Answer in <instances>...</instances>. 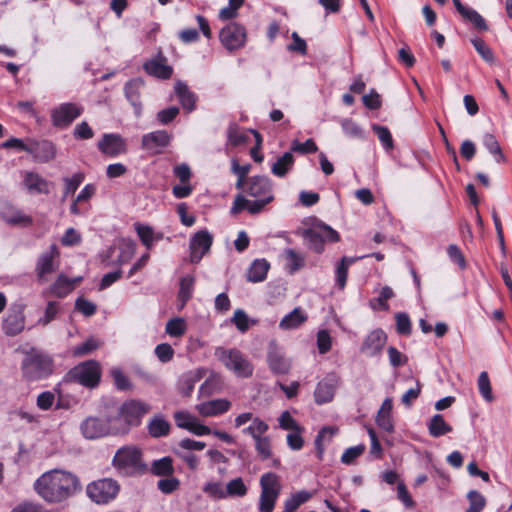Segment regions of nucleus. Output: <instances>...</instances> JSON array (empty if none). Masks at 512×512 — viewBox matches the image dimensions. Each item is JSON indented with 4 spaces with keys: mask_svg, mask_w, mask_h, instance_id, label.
I'll return each mask as SVG.
<instances>
[{
    "mask_svg": "<svg viewBox=\"0 0 512 512\" xmlns=\"http://www.w3.org/2000/svg\"><path fill=\"white\" fill-rule=\"evenodd\" d=\"M59 256V249L56 244H51L49 249L43 252L37 260L35 272L38 279H43L47 274L55 270L54 259Z\"/></svg>",
    "mask_w": 512,
    "mask_h": 512,
    "instance_id": "nucleus-23",
    "label": "nucleus"
},
{
    "mask_svg": "<svg viewBox=\"0 0 512 512\" xmlns=\"http://www.w3.org/2000/svg\"><path fill=\"white\" fill-rule=\"evenodd\" d=\"M227 137L232 146H239L250 141L249 134L241 131L240 127L235 123L229 125L227 129Z\"/></svg>",
    "mask_w": 512,
    "mask_h": 512,
    "instance_id": "nucleus-44",
    "label": "nucleus"
},
{
    "mask_svg": "<svg viewBox=\"0 0 512 512\" xmlns=\"http://www.w3.org/2000/svg\"><path fill=\"white\" fill-rule=\"evenodd\" d=\"M469 507L466 512H481L486 506L485 497L477 490H471L467 494Z\"/></svg>",
    "mask_w": 512,
    "mask_h": 512,
    "instance_id": "nucleus-54",
    "label": "nucleus"
},
{
    "mask_svg": "<svg viewBox=\"0 0 512 512\" xmlns=\"http://www.w3.org/2000/svg\"><path fill=\"white\" fill-rule=\"evenodd\" d=\"M458 13L467 21L473 24L479 31H487L488 25L485 19L473 8L463 5L461 0H452Z\"/></svg>",
    "mask_w": 512,
    "mask_h": 512,
    "instance_id": "nucleus-25",
    "label": "nucleus"
},
{
    "mask_svg": "<svg viewBox=\"0 0 512 512\" xmlns=\"http://www.w3.org/2000/svg\"><path fill=\"white\" fill-rule=\"evenodd\" d=\"M172 136L165 130H157L142 136L141 146L147 151L158 153L159 149L166 148L171 142Z\"/></svg>",
    "mask_w": 512,
    "mask_h": 512,
    "instance_id": "nucleus-22",
    "label": "nucleus"
},
{
    "mask_svg": "<svg viewBox=\"0 0 512 512\" xmlns=\"http://www.w3.org/2000/svg\"><path fill=\"white\" fill-rule=\"evenodd\" d=\"M143 69L148 75L161 80L170 79L173 74V67L168 64V59L161 49L143 64Z\"/></svg>",
    "mask_w": 512,
    "mask_h": 512,
    "instance_id": "nucleus-16",
    "label": "nucleus"
},
{
    "mask_svg": "<svg viewBox=\"0 0 512 512\" xmlns=\"http://www.w3.org/2000/svg\"><path fill=\"white\" fill-rule=\"evenodd\" d=\"M231 403L226 399H214L197 405L198 412L203 416H217L227 412Z\"/></svg>",
    "mask_w": 512,
    "mask_h": 512,
    "instance_id": "nucleus-26",
    "label": "nucleus"
},
{
    "mask_svg": "<svg viewBox=\"0 0 512 512\" xmlns=\"http://www.w3.org/2000/svg\"><path fill=\"white\" fill-rule=\"evenodd\" d=\"M294 156L290 151L285 152L271 166V172L277 177H285L294 166Z\"/></svg>",
    "mask_w": 512,
    "mask_h": 512,
    "instance_id": "nucleus-31",
    "label": "nucleus"
},
{
    "mask_svg": "<svg viewBox=\"0 0 512 512\" xmlns=\"http://www.w3.org/2000/svg\"><path fill=\"white\" fill-rule=\"evenodd\" d=\"M243 210H247L250 214L255 215L261 212V205L260 203H253L252 200L246 199L243 194H238L234 199L230 213L236 215Z\"/></svg>",
    "mask_w": 512,
    "mask_h": 512,
    "instance_id": "nucleus-33",
    "label": "nucleus"
},
{
    "mask_svg": "<svg viewBox=\"0 0 512 512\" xmlns=\"http://www.w3.org/2000/svg\"><path fill=\"white\" fill-rule=\"evenodd\" d=\"M278 496V491L270 492L267 491L266 488L261 490L259 499V512H273Z\"/></svg>",
    "mask_w": 512,
    "mask_h": 512,
    "instance_id": "nucleus-48",
    "label": "nucleus"
},
{
    "mask_svg": "<svg viewBox=\"0 0 512 512\" xmlns=\"http://www.w3.org/2000/svg\"><path fill=\"white\" fill-rule=\"evenodd\" d=\"M482 143L484 147L494 156V159L497 163H506L507 158L502 152V148L496 139V137L491 133H485L482 138Z\"/></svg>",
    "mask_w": 512,
    "mask_h": 512,
    "instance_id": "nucleus-39",
    "label": "nucleus"
},
{
    "mask_svg": "<svg viewBox=\"0 0 512 512\" xmlns=\"http://www.w3.org/2000/svg\"><path fill=\"white\" fill-rule=\"evenodd\" d=\"M302 237L307 242L309 249L318 254L324 251L325 242L336 243L340 241L339 233L323 222L304 229Z\"/></svg>",
    "mask_w": 512,
    "mask_h": 512,
    "instance_id": "nucleus-5",
    "label": "nucleus"
},
{
    "mask_svg": "<svg viewBox=\"0 0 512 512\" xmlns=\"http://www.w3.org/2000/svg\"><path fill=\"white\" fill-rule=\"evenodd\" d=\"M201 378L202 374L199 370L184 373L179 380L180 393L185 397L190 396L195 388V384L200 381Z\"/></svg>",
    "mask_w": 512,
    "mask_h": 512,
    "instance_id": "nucleus-35",
    "label": "nucleus"
},
{
    "mask_svg": "<svg viewBox=\"0 0 512 512\" xmlns=\"http://www.w3.org/2000/svg\"><path fill=\"white\" fill-rule=\"evenodd\" d=\"M147 429L151 437L161 438L169 434L170 423L162 416H156L149 422Z\"/></svg>",
    "mask_w": 512,
    "mask_h": 512,
    "instance_id": "nucleus-40",
    "label": "nucleus"
},
{
    "mask_svg": "<svg viewBox=\"0 0 512 512\" xmlns=\"http://www.w3.org/2000/svg\"><path fill=\"white\" fill-rule=\"evenodd\" d=\"M387 338L388 336L383 329H374L365 337L360 351L369 357L378 356L382 352Z\"/></svg>",
    "mask_w": 512,
    "mask_h": 512,
    "instance_id": "nucleus-20",
    "label": "nucleus"
},
{
    "mask_svg": "<svg viewBox=\"0 0 512 512\" xmlns=\"http://www.w3.org/2000/svg\"><path fill=\"white\" fill-rule=\"evenodd\" d=\"M54 360L48 353L31 348L21 363L23 377L30 382L47 379L54 371Z\"/></svg>",
    "mask_w": 512,
    "mask_h": 512,
    "instance_id": "nucleus-2",
    "label": "nucleus"
},
{
    "mask_svg": "<svg viewBox=\"0 0 512 512\" xmlns=\"http://www.w3.org/2000/svg\"><path fill=\"white\" fill-rule=\"evenodd\" d=\"M372 130L377 135L379 141L381 142V144L385 150L389 151L394 148V141L392 138V134L386 126L373 124Z\"/></svg>",
    "mask_w": 512,
    "mask_h": 512,
    "instance_id": "nucleus-49",
    "label": "nucleus"
},
{
    "mask_svg": "<svg viewBox=\"0 0 512 512\" xmlns=\"http://www.w3.org/2000/svg\"><path fill=\"white\" fill-rule=\"evenodd\" d=\"M396 332L402 336H409L412 332V324L409 315L405 312H398L395 315Z\"/></svg>",
    "mask_w": 512,
    "mask_h": 512,
    "instance_id": "nucleus-57",
    "label": "nucleus"
},
{
    "mask_svg": "<svg viewBox=\"0 0 512 512\" xmlns=\"http://www.w3.org/2000/svg\"><path fill=\"white\" fill-rule=\"evenodd\" d=\"M317 151L318 146L312 138L307 139L303 143L298 140H293L290 147L291 153L295 152L302 155L313 154L316 153Z\"/></svg>",
    "mask_w": 512,
    "mask_h": 512,
    "instance_id": "nucleus-51",
    "label": "nucleus"
},
{
    "mask_svg": "<svg viewBox=\"0 0 512 512\" xmlns=\"http://www.w3.org/2000/svg\"><path fill=\"white\" fill-rule=\"evenodd\" d=\"M250 170V164L240 165L236 159L232 160V172L237 176L235 186L238 190L244 188L247 184V180L250 178L248 177Z\"/></svg>",
    "mask_w": 512,
    "mask_h": 512,
    "instance_id": "nucleus-47",
    "label": "nucleus"
},
{
    "mask_svg": "<svg viewBox=\"0 0 512 512\" xmlns=\"http://www.w3.org/2000/svg\"><path fill=\"white\" fill-rule=\"evenodd\" d=\"M33 488L48 504H59L81 491V483L72 472L53 469L37 478Z\"/></svg>",
    "mask_w": 512,
    "mask_h": 512,
    "instance_id": "nucleus-1",
    "label": "nucleus"
},
{
    "mask_svg": "<svg viewBox=\"0 0 512 512\" xmlns=\"http://www.w3.org/2000/svg\"><path fill=\"white\" fill-rule=\"evenodd\" d=\"M110 375L113 379L114 386L119 391H127L130 390L132 384L128 378V376L118 367H114L110 370Z\"/></svg>",
    "mask_w": 512,
    "mask_h": 512,
    "instance_id": "nucleus-52",
    "label": "nucleus"
},
{
    "mask_svg": "<svg viewBox=\"0 0 512 512\" xmlns=\"http://www.w3.org/2000/svg\"><path fill=\"white\" fill-rule=\"evenodd\" d=\"M203 492L210 498L215 500L226 499L225 488L221 482L210 481L205 483L202 488Z\"/></svg>",
    "mask_w": 512,
    "mask_h": 512,
    "instance_id": "nucleus-55",
    "label": "nucleus"
},
{
    "mask_svg": "<svg viewBox=\"0 0 512 512\" xmlns=\"http://www.w3.org/2000/svg\"><path fill=\"white\" fill-rule=\"evenodd\" d=\"M427 428L429 435L434 438L444 436L453 430L452 426L444 420L441 414L433 415L427 423Z\"/></svg>",
    "mask_w": 512,
    "mask_h": 512,
    "instance_id": "nucleus-28",
    "label": "nucleus"
},
{
    "mask_svg": "<svg viewBox=\"0 0 512 512\" xmlns=\"http://www.w3.org/2000/svg\"><path fill=\"white\" fill-rule=\"evenodd\" d=\"M394 297V292L392 288L389 286H384L378 295L377 298H374L370 301V306L374 310H382L385 311L389 308L388 300Z\"/></svg>",
    "mask_w": 512,
    "mask_h": 512,
    "instance_id": "nucleus-46",
    "label": "nucleus"
},
{
    "mask_svg": "<svg viewBox=\"0 0 512 512\" xmlns=\"http://www.w3.org/2000/svg\"><path fill=\"white\" fill-rule=\"evenodd\" d=\"M25 309L26 304L21 300L10 304L2 322V331L6 336H17L25 329Z\"/></svg>",
    "mask_w": 512,
    "mask_h": 512,
    "instance_id": "nucleus-11",
    "label": "nucleus"
},
{
    "mask_svg": "<svg viewBox=\"0 0 512 512\" xmlns=\"http://www.w3.org/2000/svg\"><path fill=\"white\" fill-rule=\"evenodd\" d=\"M471 43L477 53L482 57V59L487 63H494L495 57L492 49L485 43L482 38L476 37L471 39Z\"/></svg>",
    "mask_w": 512,
    "mask_h": 512,
    "instance_id": "nucleus-50",
    "label": "nucleus"
},
{
    "mask_svg": "<svg viewBox=\"0 0 512 512\" xmlns=\"http://www.w3.org/2000/svg\"><path fill=\"white\" fill-rule=\"evenodd\" d=\"M143 87L144 81L140 77L130 79L124 86L125 97L132 105L136 117H140L142 114L141 89Z\"/></svg>",
    "mask_w": 512,
    "mask_h": 512,
    "instance_id": "nucleus-21",
    "label": "nucleus"
},
{
    "mask_svg": "<svg viewBox=\"0 0 512 512\" xmlns=\"http://www.w3.org/2000/svg\"><path fill=\"white\" fill-rule=\"evenodd\" d=\"M195 285V278L192 275H186L180 279V287L177 294L180 308H183L192 298Z\"/></svg>",
    "mask_w": 512,
    "mask_h": 512,
    "instance_id": "nucleus-37",
    "label": "nucleus"
},
{
    "mask_svg": "<svg viewBox=\"0 0 512 512\" xmlns=\"http://www.w3.org/2000/svg\"><path fill=\"white\" fill-rule=\"evenodd\" d=\"M219 38L226 49L234 51L244 46L246 41V29L237 22H230L221 29Z\"/></svg>",
    "mask_w": 512,
    "mask_h": 512,
    "instance_id": "nucleus-13",
    "label": "nucleus"
},
{
    "mask_svg": "<svg viewBox=\"0 0 512 512\" xmlns=\"http://www.w3.org/2000/svg\"><path fill=\"white\" fill-rule=\"evenodd\" d=\"M270 264L266 259H256L250 265L247 272V281L252 283L262 282L266 279Z\"/></svg>",
    "mask_w": 512,
    "mask_h": 512,
    "instance_id": "nucleus-27",
    "label": "nucleus"
},
{
    "mask_svg": "<svg viewBox=\"0 0 512 512\" xmlns=\"http://www.w3.org/2000/svg\"><path fill=\"white\" fill-rule=\"evenodd\" d=\"M24 185L30 192L39 194L49 193V184L46 179L35 172H27L24 177Z\"/></svg>",
    "mask_w": 512,
    "mask_h": 512,
    "instance_id": "nucleus-29",
    "label": "nucleus"
},
{
    "mask_svg": "<svg viewBox=\"0 0 512 512\" xmlns=\"http://www.w3.org/2000/svg\"><path fill=\"white\" fill-rule=\"evenodd\" d=\"M174 91L184 110L188 113L195 110L198 97L189 89L185 82L181 80L176 81Z\"/></svg>",
    "mask_w": 512,
    "mask_h": 512,
    "instance_id": "nucleus-24",
    "label": "nucleus"
},
{
    "mask_svg": "<svg viewBox=\"0 0 512 512\" xmlns=\"http://www.w3.org/2000/svg\"><path fill=\"white\" fill-rule=\"evenodd\" d=\"M99 347V341L93 337L88 338L83 343L75 346L72 350V354L75 357H82L91 354Z\"/></svg>",
    "mask_w": 512,
    "mask_h": 512,
    "instance_id": "nucleus-56",
    "label": "nucleus"
},
{
    "mask_svg": "<svg viewBox=\"0 0 512 512\" xmlns=\"http://www.w3.org/2000/svg\"><path fill=\"white\" fill-rule=\"evenodd\" d=\"M212 244L213 236L208 230L197 231L189 242L191 262L199 263L203 256L210 251Z\"/></svg>",
    "mask_w": 512,
    "mask_h": 512,
    "instance_id": "nucleus-14",
    "label": "nucleus"
},
{
    "mask_svg": "<svg viewBox=\"0 0 512 512\" xmlns=\"http://www.w3.org/2000/svg\"><path fill=\"white\" fill-rule=\"evenodd\" d=\"M246 195L255 198L253 203H260L261 211L274 200L273 183L264 175H255L247 180L244 188L240 189Z\"/></svg>",
    "mask_w": 512,
    "mask_h": 512,
    "instance_id": "nucleus-7",
    "label": "nucleus"
},
{
    "mask_svg": "<svg viewBox=\"0 0 512 512\" xmlns=\"http://www.w3.org/2000/svg\"><path fill=\"white\" fill-rule=\"evenodd\" d=\"M267 363L270 371L274 375H285L290 371L291 364L281 352L275 341H271L268 346Z\"/></svg>",
    "mask_w": 512,
    "mask_h": 512,
    "instance_id": "nucleus-19",
    "label": "nucleus"
},
{
    "mask_svg": "<svg viewBox=\"0 0 512 512\" xmlns=\"http://www.w3.org/2000/svg\"><path fill=\"white\" fill-rule=\"evenodd\" d=\"M3 220L10 225H20L28 227L33 224L31 216L22 213L20 210L13 209L11 212H2Z\"/></svg>",
    "mask_w": 512,
    "mask_h": 512,
    "instance_id": "nucleus-41",
    "label": "nucleus"
},
{
    "mask_svg": "<svg viewBox=\"0 0 512 512\" xmlns=\"http://www.w3.org/2000/svg\"><path fill=\"white\" fill-rule=\"evenodd\" d=\"M84 112L81 104L65 102L52 109L50 117L52 125L59 129L68 128Z\"/></svg>",
    "mask_w": 512,
    "mask_h": 512,
    "instance_id": "nucleus-12",
    "label": "nucleus"
},
{
    "mask_svg": "<svg viewBox=\"0 0 512 512\" xmlns=\"http://www.w3.org/2000/svg\"><path fill=\"white\" fill-rule=\"evenodd\" d=\"M10 512H51L41 503L24 500L12 508Z\"/></svg>",
    "mask_w": 512,
    "mask_h": 512,
    "instance_id": "nucleus-63",
    "label": "nucleus"
},
{
    "mask_svg": "<svg viewBox=\"0 0 512 512\" xmlns=\"http://www.w3.org/2000/svg\"><path fill=\"white\" fill-rule=\"evenodd\" d=\"M113 466L127 476L143 475L147 472V465L142 460V452L136 447H122L117 450L113 458Z\"/></svg>",
    "mask_w": 512,
    "mask_h": 512,
    "instance_id": "nucleus-4",
    "label": "nucleus"
},
{
    "mask_svg": "<svg viewBox=\"0 0 512 512\" xmlns=\"http://www.w3.org/2000/svg\"><path fill=\"white\" fill-rule=\"evenodd\" d=\"M269 426L266 422L256 417L252 420V423L244 428L242 432L250 435L254 440L262 437V435L268 430Z\"/></svg>",
    "mask_w": 512,
    "mask_h": 512,
    "instance_id": "nucleus-53",
    "label": "nucleus"
},
{
    "mask_svg": "<svg viewBox=\"0 0 512 512\" xmlns=\"http://www.w3.org/2000/svg\"><path fill=\"white\" fill-rule=\"evenodd\" d=\"M341 126L346 136L350 138L364 139L365 135L363 129L352 119H345Z\"/></svg>",
    "mask_w": 512,
    "mask_h": 512,
    "instance_id": "nucleus-61",
    "label": "nucleus"
},
{
    "mask_svg": "<svg viewBox=\"0 0 512 512\" xmlns=\"http://www.w3.org/2000/svg\"><path fill=\"white\" fill-rule=\"evenodd\" d=\"M49 291L55 297L64 298L73 291V282L67 276L60 274L50 285Z\"/></svg>",
    "mask_w": 512,
    "mask_h": 512,
    "instance_id": "nucleus-38",
    "label": "nucleus"
},
{
    "mask_svg": "<svg viewBox=\"0 0 512 512\" xmlns=\"http://www.w3.org/2000/svg\"><path fill=\"white\" fill-rule=\"evenodd\" d=\"M28 154L32 155L34 160L39 163H48L56 156V146L50 140L29 139Z\"/></svg>",
    "mask_w": 512,
    "mask_h": 512,
    "instance_id": "nucleus-18",
    "label": "nucleus"
},
{
    "mask_svg": "<svg viewBox=\"0 0 512 512\" xmlns=\"http://www.w3.org/2000/svg\"><path fill=\"white\" fill-rule=\"evenodd\" d=\"M120 486L116 480L103 478L87 485V496L97 504H107L116 498Z\"/></svg>",
    "mask_w": 512,
    "mask_h": 512,
    "instance_id": "nucleus-9",
    "label": "nucleus"
},
{
    "mask_svg": "<svg viewBox=\"0 0 512 512\" xmlns=\"http://www.w3.org/2000/svg\"><path fill=\"white\" fill-rule=\"evenodd\" d=\"M114 418H101L96 416H89L84 419L80 424V430L84 438L95 440L106 437L108 435L120 434L118 429L114 430L111 422Z\"/></svg>",
    "mask_w": 512,
    "mask_h": 512,
    "instance_id": "nucleus-10",
    "label": "nucleus"
},
{
    "mask_svg": "<svg viewBox=\"0 0 512 512\" xmlns=\"http://www.w3.org/2000/svg\"><path fill=\"white\" fill-rule=\"evenodd\" d=\"M357 260L358 258L356 257L343 256L337 263L335 269V284L340 290H343L346 286L349 267Z\"/></svg>",
    "mask_w": 512,
    "mask_h": 512,
    "instance_id": "nucleus-30",
    "label": "nucleus"
},
{
    "mask_svg": "<svg viewBox=\"0 0 512 512\" xmlns=\"http://www.w3.org/2000/svg\"><path fill=\"white\" fill-rule=\"evenodd\" d=\"M478 389L482 397L488 401L492 402L494 397L492 394L491 383L489 379V375L486 371L480 373L478 377Z\"/></svg>",
    "mask_w": 512,
    "mask_h": 512,
    "instance_id": "nucleus-59",
    "label": "nucleus"
},
{
    "mask_svg": "<svg viewBox=\"0 0 512 512\" xmlns=\"http://www.w3.org/2000/svg\"><path fill=\"white\" fill-rule=\"evenodd\" d=\"M98 150L110 157H117L127 152L125 139L114 133L104 134L97 144Z\"/></svg>",
    "mask_w": 512,
    "mask_h": 512,
    "instance_id": "nucleus-17",
    "label": "nucleus"
},
{
    "mask_svg": "<svg viewBox=\"0 0 512 512\" xmlns=\"http://www.w3.org/2000/svg\"><path fill=\"white\" fill-rule=\"evenodd\" d=\"M135 230L137 232V235L139 239L141 240L142 244L147 248L151 249L153 246L154 239L160 240L162 239V235H158L154 237V231L152 227L148 225H143L140 223L135 224Z\"/></svg>",
    "mask_w": 512,
    "mask_h": 512,
    "instance_id": "nucleus-43",
    "label": "nucleus"
},
{
    "mask_svg": "<svg viewBox=\"0 0 512 512\" xmlns=\"http://www.w3.org/2000/svg\"><path fill=\"white\" fill-rule=\"evenodd\" d=\"M150 472L159 477H170L174 474L175 469L173 466V459L170 456H165L156 459L151 463Z\"/></svg>",
    "mask_w": 512,
    "mask_h": 512,
    "instance_id": "nucleus-34",
    "label": "nucleus"
},
{
    "mask_svg": "<svg viewBox=\"0 0 512 512\" xmlns=\"http://www.w3.org/2000/svg\"><path fill=\"white\" fill-rule=\"evenodd\" d=\"M260 486L261 490L266 488L267 491H278V494H280L281 486L276 473L267 472L263 474L260 478Z\"/></svg>",
    "mask_w": 512,
    "mask_h": 512,
    "instance_id": "nucleus-58",
    "label": "nucleus"
},
{
    "mask_svg": "<svg viewBox=\"0 0 512 512\" xmlns=\"http://www.w3.org/2000/svg\"><path fill=\"white\" fill-rule=\"evenodd\" d=\"M102 376L101 365L97 360H86L72 367L64 376L65 382L77 383L86 388L99 386Z\"/></svg>",
    "mask_w": 512,
    "mask_h": 512,
    "instance_id": "nucleus-3",
    "label": "nucleus"
},
{
    "mask_svg": "<svg viewBox=\"0 0 512 512\" xmlns=\"http://www.w3.org/2000/svg\"><path fill=\"white\" fill-rule=\"evenodd\" d=\"M285 256L287 261L286 270L290 275L295 274L297 271L304 267V257L297 253L294 249L287 248L285 250Z\"/></svg>",
    "mask_w": 512,
    "mask_h": 512,
    "instance_id": "nucleus-42",
    "label": "nucleus"
},
{
    "mask_svg": "<svg viewBox=\"0 0 512 512\" xmlns=\"http://www.w3.org/2000/svg\"><path fill=\"white\" fill-rule=\"evenodd\" d=\"M173 452L177 457H179L187 464L190 470L195 471L198 468L200 459L193 452L180 449L179 447L175 448Z\"/></svg>",
    "mask_w": 512,
    "mask_h": 512,
    "instance_id": "nucleus-62",
    "label": "nucleus"
},
{
    "mask_svg": "<svg viewBox=\"0 0 512 512\" xmlns=\"http://www.w3.org/2000/svg\"><path fill=\"white\" fill-rule=\"evenodd\" d=\"M216 355L223 365L227 369L233 371L236 376L249 378L253 375L254 367L252 363L240 350L236 348H218L216 350Z\"/></svg>",
    "mask_w": 512,
    "mask_h": 512,
    "instance_id": "nucleus-6",
    "label": "nucleus"
},
{
    "mask_svg": "<svg viewBox=\"0 0 512 512\" xmlns=\"http://www.w3.org/2000/svg\"><path fill=\"white\" fill-rule=\"evenodd\" d=\"M166 333L172 337H180L186 331V324L183 318H172L166 324Z\"/></svg>",
    "mask_w": 512,
    "mask_h": 512,
    "instance_id": "nucleus-60",
    "label": "nucleus"
},
{
    "mask_svg": "<svg viewBox=\"0 0 512 512\" xmlns=\"http://www.w3.org/2000/svg\"><path fill=\"white\" fill-rule=\"evenodd\" d=\"M339 385V377L335 373L327 374L320 380L314 390V400L317 405L330 403Z\"/></svg>",
    "mask_w": 512,
    "mask_h": 512,
    "instance_id": "nucleus-15",
    "label": "nucleus"
},
{
    "mask_svg": "<svg viewBox=\"0 0 512 512\" xmlns=\"http://www.w3.org/2000/svg\"><path fill=\"white\" fill-rule=\"evenodd\" d=\"M247 492L248 488L241 477L230 480L225 487L226 498L244 497Z\"/></svg>",
    "mask_w": 512,
    "mask_h": 512,
    "instance_id": "nucleus-45",
    "label": "nucleus"
},
{
    "mask_svg": "<svg viewBox=\"0 0 512 512\" xmlns=\"http://www.w3.org/2000/svg\"><path fill=\"white\" fill-rule=\"evenodd\" d=\"M314 495V492L300 490L292 493L284 503L283 512H295L302 504L308 502Z\"/></svg>",
    "mask_w": 512,
    "mask_h": 512,
    "instance_id": "nucleus-36",
    "label": "nucleus"
},
{
    "mask_svg": "<svg viewBox=\"0 0 512 512\" xmlns=\"http://www.w3.org/2000/svg\"><path fill=\"white\" fill-rule=\"evenodd\" d=\"M306 321L307 315L303 313L300 307H296L281 319L279 327L283 330L295 329Z\"/></svg>",
    "mask_w": 512,
    "mask_h": 512,
    "instance_id": "nucleus-32",
    "label": "nucleus"
},
{
    "mask_svg": "<svg viewBox=\"0 0 512 512\" xmlns=\"http://www.w3.org/2000/svg\"><path fill=\"white\" fill-rule=\"evenodd\" d=\"M150 410V405L139 399H129L123 402L119 408V415L124 419V424L118 428L120 434H126L131 427L141 424L142 418Z\"/></svg>",
    "mask_w": 512,
    "mask_h": 512,
    "instance_id": "nucleus-8",
    "label": "nucleus"
},
{
    "mask_svg": "<svg viewBox=\"0 0 512 512\" xmlns=\"http://www.w3.org/2000/svg\"><path fill=\"white\" fill-rule=\"evenodd\" d=\"M365 449L366 446L364 444L347 448L341 456V462L346 465L353 464L355 460L364 453Z\"/></svg>",
    "mask_w": 512,
    "mask_h": 512,
    "instance_id": "nucleus-64",
    "label": "nucleus"
}]
</instances>
